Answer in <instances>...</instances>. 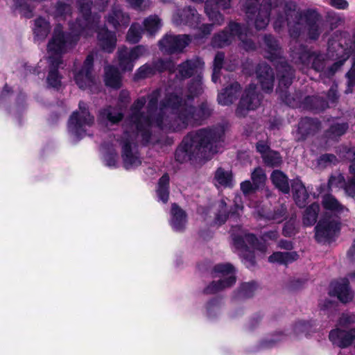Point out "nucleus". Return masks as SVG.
I'll list each match as a JSON object with an SVG mask.
<instances>
[{
	"label": "nucleus",
	"instance_id": "f257e3e1",
	"mask_svg": "<svg viewBox=\"0 0 355 355\" xmlns=\"http://www.w3.org/2000/svg\"><path fill=\"white\" fill-rule=\"evenodd\" d=\"M159 89L154 90L148 95L146 107L148 116L146 117L148 125L155 124L156 127L165 131H180L189 125H200L212 114L213 109L207 102L202 103L198 107H195L183 101L178 92H167L160 101Z\"/></svg>",
	"mask_w": 355,
	"mask_h": 355
},
{
	"label": "nucleus",
	"instance_id": "f03ea898",
	"mask_svg": "<svg viewBox=\"0 0 355 355\" xmlns=\"http://www.w3.org/2000/svg\"><path fill=\"white\" fill-rule=\"evenodd\" d=\"M146 98L144 96L136 100L130 107V113L124 124V132L121 138L122 158L125 168L135 167L141 164L137 151L132 148V145L137 141L143 144L149 143L152 128L156 127L155 124H147L146 117L148 112L142 111Z\"/></svg>",
	"mask_w": 355,
	"mask_h": 355
},
{
	"label": "nucleus",
	"instance_id": "7ed1b4c3",
	"mask_svg": "<svg viewBox=\"0 0 355 355\" xmlns=\"http://www.w3.org/2000/svg\"><path fill=\"white\" fill-rule=\"evenodd\" d=\"M274 28L279 31L285 24L291 37H298L306 27L310 39L317 40L323 30L324 22L321 15L313 9L300 11L295 3L289 2L278 6Z\"/></svg>",
	"mask_w": 355,
	"mask_h": 355
},
{
	"label": "nucleus",
	"instance_id": "20e7f679",
	"mask_svg": "<svg viewBox=\"0 0 355 355\" xmlns=\"http://www.w3.org/2000/svg\"><path fill=\"white\" fill-rule=\"evenodd\" d=\"M225 130L220 125L190 132L176 150V160L182 163L197 157L209 159L218 152V144L223 140Z\"/></svg>",
	"mask_w": 355,
	"mask_h": 355
},
{
	"label": "nucleus",
	"instance_id": "39448f33",
	"mask_svg": "<svg viewBox=\"0 0 355 355\" xmlns=\"http://www.w3.org/2000/svg\"><path fill=\"white\" fill-rule=\"evenodd\" d=\"M71 44L72 40L68 35L64 33L60 25H57L47 45L48 61L50 65L47 82L53 87H58L60 85V76L57 69L61 63V55L66 52Z\"/></svg>",
	"mask_w": 355,
	"mask_h": 355
},
{
	"label": "nucleus",
	"instance_id": "423d86ee",
	"mask_svg": "<svg viewBox=\"0 0 355 355\" xmlns=\"http://www.w3.org/2000/svg\"><path fill=\"white\" fill-rule=\"evenodd\" d=\"M264 44L266 54L265 57L274 62L277 61V70L279 76V87L277 89L281 90L282 98L288 105L292 103L288 98L286 92L282 89L284 86L285 89L288 88L292 83L294 71L290 65L282 57V49L278 42L271 35L264 36Z\"/></svg>",
	"mask_w": 355,
	"mask_h": 355
},
{
	"label": "nucleus",
	"instance_id": "0eeeda50",
	"mask_svg": "<svg viewBox=\"0 0 355 355\" xmlns=\"http://www.w3.org/2000/svg\"><path fill=\"white\" fill-rule=\"evenodd\" d=\"M81 17L78 18L76 23L71 25V33L68 35L72 40V43L76 40L73 38L78 35H83L87 37L94 33V30L99 23L100 17L98 16H92L91 8L92 5V0H77Z\"/></svg>",
	"mask_w": 355,
	"mask_h": 355
},
{
	"label": "nucleus",
	"instance_id": "6e6552de",
	"mask_svg": "<svg viewBox=\"0 0 355 355\" xmlns=\"http://www.w3.org/2000/svg\"><path fill=\"white\" fill-rule=\"evenodd\" d=\"M233 245L239 250V256L243 258L247 267L254 265V250H257L261 252L266 250V245L259 243L257 239L252 234L241 232L239 234L232 233Z\"/></svg>",
	"mask_w": 355,
	"mask_h": 355
},
{
	"label": "nucleus",
	"instance_id": "1a4fd4ad",
	"mask_svg": "<svg viewBox=\"0 0 355 355\" xmlns=\"http://www.w3.org/2000/svg\"><path fill=\"white\" fill-rule=\"evenodd\" d=\"M259 0H241V3L246 13L248 23L253 24L257 30L264 29L268 24L272 8L271 0H263L257 8Z\"/></svg>",
	"mask_w": 355,
	"mask_h": 355
},
{
	"label": "nucleus",
	"instance_id": "9d476101",
	"mask_svg": "<svg viewBox=\"0 0 355 355\" xmlns=\"http://www.w3.org/2000/svg\"><path fill=\"white\" fill-rule=\"evenodd\" d=\"M214 276L220 279L213 282L205 289L207 294H214L223 289L232 286L236 282L234 267L230 263L218 264L214 268Z\"/></svg>",
	"mask_w": 355,
	"mask_h": 355
},
{
	"label": "nucleus",
	"instance_id": "9b49d317",
	"mask_svg": "<svg viewBox=\"0 0 355 355\" xmlns=\"http://www.w3.org/2000/svg\"><path fill=\"white\" fill-rule=\"evenodd\" d=\"M94 121V118L88 112L86 103L81 101L79 111L74 112L69 120V131L77 137H82L86 134V128L91 126Z\"/></svg>",
	"mask_w": 355,
	"mask_h": 355
},
{
	"label": "nucleus",
	"instance_id": "f8f14e48",
	"mask_svg": "<svg viewBox=\"0 0 355 355\" xmlns=\"http://www.w3.org/2000/svg\"><path fill=\"white\" fill-rule=\"evenodd\" d=\"M148 53V48L143 45H137L131 49L124 46H121L116 52L119 67L123 71H131L135 61Z\"/></svg>",
	"mask_w": 355,
	"mask_h": 355
},
{
	"label": "nucleus",
	"instance_id": "ddd939ff",
	"mask_svg": "<svg viewBox=\"0 0 355 355\" xmlns=\"http://www.w3.org/2000/svg\"><path fill=\"white\" fill-rule=\"evenodd\" d=\"M214 2L218 8L223 10L228 9L231 7L232 0H207L205 2V10L209 19L212 21V24H203L200 27L202 33V36L209 35L212 31L213 24L220 26L224 22L223 15L216 9L210 7V3Z\"/></svg>",
	"mask_w": 355,
	"mask_h": 355
},
{
	"label": "nucleus",
	"instance_id": "4468645a",
	"mask_svg": "<svg viewBox=\"0 0 355 355\" xmlns=\"http://www.w3.org/2000/svg\"><path fill=\"white\" fill-rule=\"evenodd\" d=\"M260 103L261 97L257 92V86L250 84L241 96L236 110V114L239 117H244L249 111L257 109Z\"/></svg>",
	"mask_w": 355,
	"mask_h": 355
},
{
	"label": "nucleus",
	"instance_id": "2eb2a0df",
	"mask_svg": "<svg viewBox=\"0 0 355 355\" xmlns=\"http://www.w3.org/2000/svg\"><path fill=\"white\" fill-rule=\"evenodd\" d=\"M292 57L296 63L302 64L303 67H307L311 64V67L318 71L324 69V56L311 52L304 46H300L296 51H293Z\"/></svg>",
	"mask_w": 355,
	"mask_h": 355
},
{
	"label": "nucleus",
	"instance_id": "dca6fc26",
	"mask_svg": "<svg viewBox=\"0 0 355 355\" xmlns=\"http://www.w3.org/2000/svg\"><path fill=\"white\" fill-rule=\"evenodd\" d=\"M191 38L188 35L166 34L159 41L161 51L172 54L182 52L183 49L189 45Z\"/></svg>",
	"mask_w": 355,
	"mask_h": 355
},
{
	"label": "nucleus",
	"instance_id": "f3484780",
	"mask_svg": "<svg viewBox=\"0 0 355 355\" xmlns=\"http://www.w3.org/2000/svg\"><path fill=\"white\" fill-rule=\"evenodd\" d=\"M93 55H88L82 69L74 75L76 84L82 89L89 88L92 90V87L97 85L96 78L93 73Z\"/></svg>",
	"mask_w": 355,
	"mask_h": 355
},
{
	"label": "nucleus",
	"instance_id": "a211bd4d",
	"mask_svg": "<svg viewBox=\"0 0 355 355\" xmlns=\"http://www.w3.org/2000/svg\"><path fill=\"white\" fill-rule=\"evenodd\" d=\"M315 230L316 240L318 242H325L332 239L339 230L338 223L331 218H322Z\"/></svg>",
	"mask_w": 355,
	"mask_h": 355
},
{
	"label": "nucleus",
	"instance_id": "6ab92c4d",
	"mask_svg": "<svg viewBox=\"0 0 355 355\" xmlns=\"http://www.w3.org/2000/svg\"><path fill=\"white\" fill-rule=\"evenodd\" d=\"M172 22L176 26L188 25L197 27L200 24V17L196 9L188 6L178 10L173 15Z\"/></svg>",
	"mask_w": 355,
	"mask_h": 355
},
{
	"label": "nucleus",
	"instance_id": "aec40b11",
	"mask_svg": "<svg viewBox=\"0 0 355 355\" xmlns=\"http://www.w3.org/2000/svg\"><path fill=\"white\" fill-rule=\"evenodd\" d=\"M123 118V110L121 107L106 106L99 111L98 119L105 125H114L120 122Z\"/></svg>",
	"mask_w": 355,
	"mask_h": 355
},
{
	"label": "nucleus",
	"instance_id": "412c9836",
	"mask_svg": "<svg viewBox=\"0 0 355 355\" xmlns=\"http://www.w3.org/2000/svg\"><path fill=\"white\" fill-rule=\"evenodd\" d=\"M95 31H97L98 44L101 49L107 53L113 52L116 44L115 33L105 27L99 28L98 26L94 28V32Z\"/></svg>",
	"mask_w": 355,
	"mask_h": 355
},
{
	"label": "nucleus",
	"instance_id": "4be33fe9",
	"mask_svg": "<svg viewBox=\"0 0 355 355\" xmlns=\"http://www.w3.org/2000/svg\"><path fill=\"white\" fill-rule=\"evenodd\" d=\"M257 79L265 92H271L274 87V73L266 63L259 64L257 69Z\"/></svg>",
	"mask_w": 355,
	"mask_h": 355
},
{
	"label": "nucleus",
	"instance_id": "5701e85b",
	"mask_svg": "<svg viewBox=\"0 0 355 355\" xmlns=\"http://www.w3.org/2000/svg\"><path fill=\"white\" fill-rule=\"evenodd\" d=\"M329 339L339 347H346L355 343V328L349 331L336 329L329 333Z\"/></svg>",
	"mask_w": 355,
	"mask_h": 355
},
{
	"label": "nucleus",
	"instance_id": "b1692460",
	"mask_svg": "<svg viewBox=\"0 0 355 355\" xmlns=\"http://www.w3.org/2000/svg\"><path fill=\"white\" fill-rule=\"evenodd\" d=\"M332 290L329 293L331 295L336 296L343 303H347L353 298V293L349 287L347 279H342L340 281L331 284Z\"/></svg>",
	"mask_w": 355,
	"mask_h": 355
},
{
	"label": "nucleus",
	"instance_id": "393cba45",
	"mask_svg": "<svg viewBox=\"0 0 355 355\" xmlns=\"http://www.w3.org/2000/svg\"><path fill=\"white\" fill-rule=\"evenodd\" d=\"M170 223L172 228L176 232L184 230L187 223L185 211L175 203L171 205Z\"/></svg>",
	"mask_w": 355,
	"mask_h": 355
},
{
	"label": "nucleus",
	"instance_id": "a878e982",
	"mask_svg": "<svg viewBox=\"0 0 355 355\" xmlns=\"http://www.w3.org/2000/svg\"><path fill=\"white\" fill-rule=\"evenodd\" d=\"M241 90V86L238 83H234L225 88L218 95V102L221 105H231L236 100Z\"/></svg>",
	"mask_w": 355,
	"mask_h": 355
},
{
	"label": "nucleus",
	"instance_id": "bb28decb",
	"mask_svg": "<svg viewBox=\"0 0 355 355\" xmlns=\"http://www.w3.org/2000/svg\"><path fill=\"white\" fill-rule=\"evenodd\" d=\"M204 62L198 58L187 60L178 67V76L180 78H187L198 73L203 67Z\"/></svg>",
	"mask_w": 355,
	"mask_h": 355
},
{
	"label": "nucleus",
	"instance_id": "cd10ccee",
	"mask_svg": "<svg viewBox=\"0 0 355 355\" xmlns=\"http://www.w3.org/2000/svg\"><path fill=\"white\" fill-rule=\"evenodd\" d=\"M107 21L116 28L121 26H126L129 24L130 17L121 10L119 6H115L107 15Z\"/></svg>",
	"mask_w": 355,
	"mask_h": 355
},
{
	"label": "nucleus",
	"instance_id": "c85d7f7f",
	"mask_svg": "<svg viewBox=\"0 0 355 355\" xmlns=\"http://www.w3.org/2000/svg\"><path fill=\"white\" fill-rule=\"evenodd\" d=\"M229 27L232 31H235L236 36L241 42V46L247 51L252 50L255 48L254 43L250 40L247 38L248 31L241 26V25L236 22H230Z\"/></svg>",
	"mask_w": 355,
	"mask_h": 355
},
{
	"label": "nucleus",
	"instance_id": "c756f323",
	"mask_svg": "<svg viewBox=\"0 0 355 355\" xmlns=\"http://www.w3.org/2000/svg\"><path fill=\"white\" fill-rule=\"evenodd\" d=\"M292 190L296 205L300 207H304L309 198L304 185L300 180H295L292 183Z\"/></svg>",
	"mask_w": 355,
	"mask_h": 355
},
{
	"label": "nucleus",
	"instance_id": "7c9ffc66",
	"mask_svg": "<svg viewBox=\"0 0 355 355\" xmlns=\"http://www.w3.org/2000/svg\"><path fill=\"white\" fill-rule=\"evenodd\" d=\"M241 209V207L236 205L234 211L227 212V203L224 200H221L218 203V211L216 214V223L219 225L223 224L226 221L229 216H230L231 218H236L237 217V215L239 214V210Z\"/></svg>",
	"mask_w": 355,
	"mask_h": 355
},
{
	"label": "nucleus",
	"instance_id": "2f4dec72",
	"mask_svg": "<svg viewBox=\"0 0 355 355\" xmlns=\"http://www.w3.org/2000/svg\"><path fill=\"white\" fill-rule=\"evenodd\" d=\"M105 81L109 87L119 88L121 85V76L119 70L112 66H107L105 68Z\"/></svg>",
	"mask_w": 355,
	"mask_h": 355
},
{
	"label": "nucleus",
	"instance_id": "473e14b6",
	"mask_svg": "<svg viewBox=\"0 0 355 355\" xmlns=\"http://www.w3.org/2000/svg\"><path fill=\"white\" fill-rule=\"evenodd\" d=\"M322 205L323 207L331 211L341 214L347 211L348 209L331 194H324L322 196Z\"/></svg>",
	"mask_w": 355,
	"mask_h": 355
},
{
	"label": "nucleus",
	"instance_id": "72a5a7b5",
	"mask_svg": "<svg viewBox=\"0 0 355 355\" xmlns=\"http://www.w3.org/2000/svg\"><path fill=\"white\" fill-rule=\"evenodd\" d=\"M270 179L273 184L279 191L284 193H288L290 191V187L288 183V177L281 171H274L271 175Z\"/></svg>",
	"mask_w": 355,
	"mask_h": 355
},
{
	"label": "nucleus",
	"instance_id": "f704fd0d",
	"mask_svg": "<svg viewBox=\"0 0 355 355\" xmlns=\"http://www.w3.org/2000/svg\"><path fill=\"white\" fill-rule=\"evenodd\" d=\"M320 126V122L317 119L311 118L302 119L298 125V132L302 137L317 131Z\"/></svg>",
	"mask_w": 355,
	"mask_h": 355
},
{
	"label": "nucleus",
	"instance_id": "c9c22d12",
	"mask_svg": "<svg viewBox=\"0 0 355 355\" xmlns=\"http://www.w3.org/2000/svg\"><path fill=\"white\" fill-rule=\"evenodd\" d=\"M230 33L226 30L214 35L212 39L211 44L214 47L222 48L229 45L236 36L235 31H232L228 26Z\"/></svg>",
	"mask_w": 355,
	"mask_h": 355
},
{
	"label": "nucleus",
	"instance_id": "e433bc0d",
	"mask_svg": "<svg viewBox=\"0 0 355 355\" xmlns=\"http://www.w3.org/2000/svg\"><path fill=\"white\" fill-rule=\"evenodd\" d=\"M214 184L216 187H231L233 186V178L230 171L218 168L214 175Z\"/></svg>",
	"mask_w": 355,
	"mask_h": 355
},
{
	"label": "nucleus",
	"instance_id": "4c0bfd02",
	"mask_svg": "<svg viewBox=\"0 0 355 355\" xmlns=\"http://www.w3.org/2000/svg\"><path fill=\"white\" fill-rule=\"evenodd\" d=\"M297 258L298 254L295 252H277L268 257V261L286 265L297 260Z\"/></svg>",
	"mask_w": 355,
	"mask_h": 355
},
{
	"label": "nucleus",
	"instance_id": "58836bf2",
	"mask_svg": "<svg viewBox=\"0 0 355 355\" xmlns=\"http://www.w3.org/2000/svg\"><path fill=\"white\" fill-rule=\"evenodd\" d=\"M50 31L49 23L44 18L39 17L35 21L33 32L35 38L38 40H43L46 38Z\"/></svg>",
	"mask_w": 355,
	"mask_h": 355
},
{
	"label": "nucleus",
	"instance_id": "ea45409f",
	"mask_svg": "<svg viewBox=\"0 0 355 355\" xmlns=\"http://www.w3.org/2000/svg\"><path fill=\"white\" fill-rule=\"evenodd\" d=\"M144 29L150 36H154L162 26V20L157 15H150L143 22Z\"/></svg>",
	"mask_w": 355,
	"mask_h": 355
},
{
	"label": "nucleus",
	"instance_id": "a19ab883",
	"mask_svg": "<svg viewBox=\"0 0 355 355\" xmlns=\"http://www.w3.org/2000/svg\"><path fill=\"white\" fill-rule=\"evenodd\" d=\"M320 206L318 203H313L304 211L303 223L306 226L314 225L317 220Z\"/></svg>",
	"mask_w": 355,
	"mask_h": 355
},
{
	"label": "nucleus",
	"instance_id": "79ce46f5",
	"mask_svg": "<svg viewBox=\"0 0 355 355\" xmlns=\"http://www.w3.org/2000/svg\"><path fill=\"white\" fill-rule=\"evenodd\" d=\"M31 0H16L14 4V11L26 18L33 16V8L30 3Z\"/></svg>",
	"mask_w": 355,
	"mask_h": 355
},
{
	"label": "nucleus",
	"instance_id": "37998d69",
	"mask_svg": "<svg viewBox=\"0 0 355 355\" xmlns=\"http://www.w3.org/2000/svg\"><path fill=\"white\" fill-rule=\"evenodd\" d=\"M168 184L169 177L166 174L162 175L158 182V187L157 189V196L164 203H166L168 199Z\"/></svg>",
	"mask_w": 355,
	"mask_h": 355
},
{
	"label": "nucleus",
	"instance_id": "c03bdc74",
	"mask_svg": "<svg viewBox=\"0 0 355 355\" xmlns=\"http://www.w3.org/2000/svg\"><path fill=\"white\" fill-rule=\"evenodd\" d=\"M142 33L143 29L141 25L138 23H134L131 25L128 31L126 40L128 42L132 44L137 43L141 40Z\"/></svg>",
	"mask_w": 355,
	"mask_h": 355
},
{
	"label": "nucleus",
	"instance_id": "a18cd8bd",
	"mask_svg": "<svg viewBox=\"0 0 355 355\" xmlns=\"http://www.w3.org/2000/svg\"><path fill=\"white\" fill-rule=\"evenodd\" d=\"M262 158L264 163L270 167H277L282 162L279 153L274 150H269Z\"/></svg>",
	"mask_w": 355,
	"mask_h": 355
},
{
	"label": "nucleus",
	"instance_id": "49530a36",
	"mask_svg": "<svg viewBox=\"0 0 355 355\" xmlns=\"http://www.w3.org/2000/svg\"><path fill=\"white\" fill-rule=\"evenodd\" d=\"M311 327V324L305 321H298L292 328V334L294 337L299 338L303 335H307Z\"/></svg>",
	"mask_w": 355,
	"mask_h": 355
},
{
	"label": "nucleus",
	"instance_id": "de8ad7c7",
	"mask_svg": "<svg viewBox=\"0 0 355 355\" xmlns=\"http://www.w3.org/2000/svg\"><path fill=\"white\" fill-rule=\"evenodd\" d=\"M154 67L152 63H146L141 66L135 73V79H145L155 75Z\"/></svg>",
	"mask_w": 355,
	"mask_h": 355
},
{
	"label": "nucleus",
	"instance_id": "09e8293b",
	"mask_svg": "<svg viewBox=\"0 0 355 355\" xmlns=\"http://www.w3.org/2000/svg\"><path fill=\"white\" fill-rule=\"evenodd\" d=\"M225 55L223 52H218L214 58L212 80L216 83L219 78L220 71L223 67Z\"/></svg>",
	"mask_w": 355,
	"mask_h": 355
},
{
	"label": "nucleus",
	"instance_id": "8fccbe9b",
	"mask_svg": "<svg viewBox=\"0 0 355 355\" xmlns=\"http://www.w3.org/2000/svg\"><path fill=\"white\" fill-rule=\"evenodd\" d=\"M348 153L349 155L353 153L355 156V150H350ZM349 171L350 173L353 174L354 177L347 182V184L345 187V191L348 193V195L353 196L355 195V157L349 166Z\"/></svg>",
	"mask_w": 355,
	"mask_h": 355
},
{
	"label": "nucleus",
	"instance_id": "3c124183",
	"mask_svg": "<svg viewBox=\"0 0 355 355\" xmlns=\"http://www.w3.org/2000/svg\"><path fill=\"white\" fill-rule=\"evenodd\" d=\"M348 128L347 123H334L331 125L327 134L328 137L334 139L343 135Z\"/></svg>",
	"mask_w": 355,
	"mask_h": 355
},
{
	"label": "nucleus",
	"instance_id": "603ef678",
	"mask_svg": "<svg viewBox=\"0 0 355 355\" xmlns=\"http://www.w3.org/2000/svg\"><path fill=\"white\" fill-rule=\"evenodd\" d=\"M253 185L255 188H258L263 185L266 176L262 168L258 167L255 168L251 175Z\"/></svg>",
	"mask_w": 355,
	"mask_h": 355
},
{
	"label": "nucleus",
	"instance_id": "864d4df0",
	"mask_svg": "<svg viewBox=\"0 0 355 355\" xmlns=\"http://www.w3.org/2000/svg\"><path fill=\"white\" fill-rule=\"evenodd\" d=\"M257 287L254 282L243 283L241 286L239 295L241 297H250L253 295Z\"/></svg>",
	"mask_w": 355,
	"mask_h": 355
},
{
	"label": "nucleus",
	"instance_id": "5fc2aeb1",
	"mask_svg": "<svg viewBox=\"0 0 355 355\" xmlns=\"http://www.w3.org/2000/svg\"><path fill=\"white\" fill-rule=\"evenodd\" d=\"M347 183H345L344 177L340 175H332L330 177L327 187L329 189L338 188V187H346Z\"/></svg>",
	"mask_w": 355,
	"mask_h": 355
},
{
	"label": "nucleus",
	"instance_id": "6e6d98bb",
	"mask_svg": "<svg viewBox=\"0 0 355 355\" xmlns=\"http://www.w3.org/2000/svg\"><path fill=\"white\" fill-rule=\"evenodd\" d=\"M171 62L168 61H164L163 60H157L152 62V65L154 67V71L157 72L163 71L166 69L171 70Z\"/></svg>",
	"mask_w": 355,
	"mask_h": 355
},
{
	"label": "nucleus",
	"instance_id": "4d7b16f0",
	"mask_svg": "<svg viewBox=\"0 0 355 355\" xmlns=\"http://www.w3.org/2000/svg\"><path fill=\"white\" fill-rule=\"evenodd\" d=\"M130 101V94L126 90H122L121 91L119 96V103L117 105V107H121L122 110L125 109L127 107V105L128 104Z\"/></svg>",
	"mask_w": 355,
	"mask_h": 355
},
{
	"label": "nucleus",
	"instance_id": "13d9d810",
	"mask_svg": "<svg viewBox=\"0 0 355 355\" xmlns=\"http://www.w3.org/2000/svg\"><path fill=\"white\" fill-rule=\"evenodd\" d=\"M286 211V208L284 206L281 205V207L278 208L277 211H275L272 214L268 216V218L270 220H274L278 223H280L284 218Z\"/></svg>",
	"mask_w": 355,
	"mask_h": 355
},
{
	"label": "nucleus",
	"instance_id": "bf43d9fd",
	"mask_svg": "<svg viewBox=\"0 0 355 355\" xmlns=\"http://www.w3.org/2000/svg\"><path fill=\"white\" fill-rule=\"evenodd\" d=\"M338 159L333 154H325L320 157L318 163L320 165L335 164Z\"/></svg>",
	"mask_w": 355,
	"mask_h": 355
},
{
	"label": "nucleus",
	"instance_id": "052dcab7",
	"mask_svg": "<svg viewBox=\"0 0 355 355\" xmlns=\"http://www.w3.org/2000/svg\"><path fill=\"white\" fill-rule=\"evenodd\" d=\"M132 7L138 10H144L150 6L149 0H126Z\"/></svg>",
	"mask_w": 355,
	"mask_h": 355
},
{
	"label": "nucleus",
	"instance_id": "680f3d73",
	"mask_svg": "<svg viewBox=\"0 0 355 355\" xmlns=\"http://www.w3.org/2000/svg\"><path fill=\"white\" fill-rule=\"evenodd\" d=\"M189 91L191 94V98L195 96H198L202 91V83L200 79L196 80L192 85L189 87Z\"/></svg>",
	"mask_w": 355,
	"mask_h": 355
},
{
	"label": "nucleus",
	"instance_id": "e2e57ef3",
	"mask_svg": "<svg viewBox=\"0 0 355 355\" xmlns=\"http://www.w3.org/2000/svg\"><path fill=\"white\" fill-rule=\"evenodd\" d=\"M355 322V315L349 314H343L340 318L338 324L341 327H345L350 324Z\"/></svg>",
	"mask_w": 355,
	"mask_h": 355
},
{
	"label": "nucleus",
	"instance_id": "0e129e2a",
	"mask_svg": "<svg viewBox=\"0 0 355 355\" xmlns=\"http://www.w3.org/2000/svg\"><path fill=\"white\" fill-rule=\"evenodd\" d=\"M329 4L339 10H345L349 6V3L347 0H329Z\"/></svg>",
	"mask_w": 355,
	"mask_h": 355
},
{
	"label": "nucleus",
	"instance_id": "69168bd1",
	"mask_svg": "<svg viewBox=\"0 0 355 355\" xmlns=\"http://www.w3.org/2000/svg\"><path fill=\"white\" fill-rule=\"evenodd\" d=\"M56 11L61 16L66 15L71 12V7L68 4L59 3L57 6Z\"/></svg>",
	"mask_w": 355,
	"mask_h": 355
},
{
	"label": "nucleus",
	"instance_id": "338daca9",
	"mask_svg": "<svg viewBox=\"0 0 355 355\" xmlns=\"http://www.w3.org/2000/svg\"><path fill=\"white\" fill-rule=\"evenodd\" d=\"M254 188L249 180L244 181L241 184V189L245 195L250 193Z\"/></svg>",
	"mask_w": 355,
	"mask_h": 355
},
{
	"label": "nucleus",
	"instance_id": "774afa93",
	"mask_svg": "<svg viewBox=\"0 0 355 355\" xmlns=\"http://www.w3.org/2000/svg\"><path fill=\"white\" fill-rule=\"evenodd\" d=\"M256 148L258 152L261 154V156L266 155L269 150V146L266 144L263 141H259L256 145Z\"/></svg>",
	"mask_w": 355,
	"mask_h": 355
}]
</instances>
